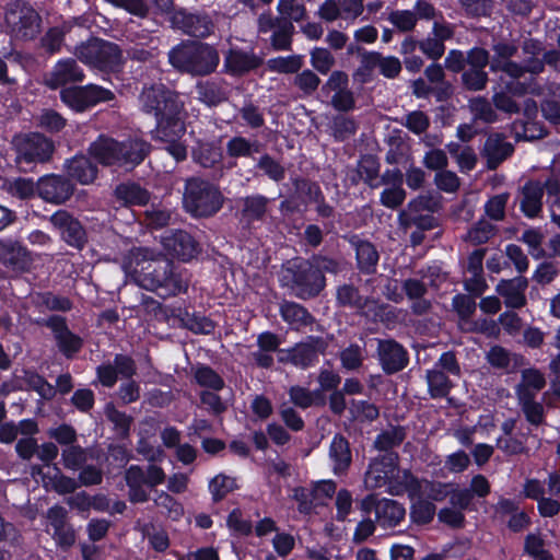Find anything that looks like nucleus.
<instances>
[{
  "instance_id": "1",
  "label": "nucleus",
  "mask_w": 560,
  "mask_h": 560,
  "mask_svg": "<svg viewBox=\"0 0 560 560\" xmlns=\"http://www.w3.org/2000/svg\"><path fill=\"white\" fill-rule=\"evenodd\" d=\"M121 268L138 285L155 291L161 296L176 295L186 291L187 279L174 270L171 261L155 259L149 248H132L121 260Z\"/></svg>"
},
{
  "instance_id": "2",
  "label": "nucleus",
  "mask_w": 560,
  "mask_h": 560,
  "mask_svg": "<svg viewBox=\"0 0 560 560\" xmlns=\"http://www.w3.org/2000/svg\"><path fill=\"white\" fill-rule=\"evenodd\" d=\"M150 144L141 139H128L122 142L100 136L89 148L90 154L103 165L135 167L149 153Z\"/></svg>"
},
{
  "instance_id": "3",
  "label": "nucleus",
  "mask_w": 560,
  "mask_h": 560,
  "mask_svg": "<svg viewBox=\"0 0 560 560\" xmlns=\"http://www.w3.org/2000/svg\"><path fill=\"white\" fill-rule=\"evenodd\" d=\"M168 61L180 71L194 75H206L217 69L220 57L217 50L207 44L186 42L168 52Z\"/></svg>"
},
{
  "instance_id": "4",
  "label": "nucleus",
  "mask_w": 560,
  "mask_h": 560,
  "mask_svg": "<svg viewBox=\"0 0 560 560\" xmlns=\"http://www.w3.org/2000/svg\"><path fill=\"white\" fill-rule=\"evenodd\" d=\"M183 202L194 217H210L221 209L223 196L213 184L192 177L186 182Z\"/></svg>"
},
{
  "instance_id": "5",
  "label": "nucleus",
  "mask_w": 560,
  "mask_h": 560,
  "mask_svg": "<svg viewBox=\"0 0 560 560\" xmlns=\"http://www.w3.org/2000/svg\"><path fill=\"white\" fill-rule=\"evenodd\" d=\"M7 32L15 39H34L42 28L39 13L25 1H14L8 4L4 13Z\"/></svg>"
},
{
  "instance_id": "6",
  "label": "nucleus",
  "mask_w": 560,
  "mask_h": 560,
  "mask_svg": "<svg viewBox=\"0 0 560 560\" xmlns=\"http://www.w3.org/2000/svg\"><path fill=\"white\" fill-rule=\"evenodd\" d=\"M139 101L141 110L154 116L156 120L167 115H180L184 108V101L180 96L163 84L144 88Z\"/></svg>"
},
{
  "instance_id": "7",
  "label": "nucleus",
  "mask_w": 560,
  "mask_h": 560,
  "mask_svg": "<svg viewBox=\"0 0 560 560\" xmlns=\"http://www.w3.org/2000/svg\"><path fill=\"white\" fill-rule=\"evenodd\" d=\"M73 54L83 63L100 70H115L122 61L118 45L97 38L77 46Z\"/></svg>"
},
{
  "instance_id": "8",
  "label": "nucleus",
  "mask_w": 560,
  "mask_h": 560,
  "mask_svg": "<svg viewBox=\"0 0 560 560\" xmlns=\"http://www.w3.org/2000/svg\"><path fill=\"white\" fill-rule=\"evenodd\" d=\"M186 131L179 115H167L156 120V127L152 131V138L165 143V150L179 162L187 156V147L182 141Z\"/></svg>"
},
{
  "instance_id": "9",
  "label": "nucleus",
  "mask_w": 560,
  "mask_h": 560,
  "mask_svg": "<svg viewBox=\"0 0 560 560\" xmlns=\"http://www.w3.org/2000/svg\"><path fill=\"white\" fill-rule=\"evenodd\" d=\"M287 273L291 276L296 294L303 299L318 294L325 285L324 276L314 268L311 260L290 261Z\"/></svg>"
},
{
  "instance_id": "10",
  "label": "nucleus",
  "mask_w": 560,
  "mask_h": 560,
  "mask_svg": "<svg viewBox=\"0 0 560 560\" xmlns=\"http://www.w3.org/2000/svg\"><path fill=\"white\" fill-rule=\"evenodd\" d=\"M525 94L539 96L544 95V90L534 79L527 82L510 81L504 86L493 88L492 102L498 110L506 114H516L520 112V106L513 100V96H523Z\"/></svg>"
},
{
  "instance_id": "11",
  "label": "nucleus",
  "mask_w": 560,
  "mask_h": 560,
  "mask_svg": "<svg viewBox=\"0 0 560 560\" xmlns=\"http://www.w3.org/2000/svg\"><path fill=\"white\" fill-rule=\"evenodd\" d=\"M429 272L430 277L424 276L422 280L407 279L402 285L408 299L413 301L412 312L418 315L427 313L431 306L430 302L423 299L427 293V285L430 284L436 288L445 279L438 267H430Z\"/></svg>"
},
{
  "instance_id": "12",
  "label": "nucleus",
  "mask_w": 560,
  "mask_h": 560,
  "mask_svg": "<svg viewBox=\"0 0 560 560\" xmlns=\"http://www.w3.org/2000/svg\"><path fill=\"white\" fill-rule=\"evenodd\" d=\"M54 150L52 142L43 135L32 133L18 143V159L25 163H43Z\"/></svg>"
},
{
  "instance_id": "13",
  "label": "nucleus",
  "mask_w": 560,
  "mask_h": 560,
  "mask_svg": "<svg viewBox=\"0 0 560 560\" xmlns=\"http://www.w3.org/2000/svg\"><path fill=\"white\" fill-rule=\"evenodd\" d=\"M322 346V341L311 339L307 342L298 343L291 349H280L278 350V360L282 363H291L296 368L306 369L317 361Z\"/></svg>"
},
{
  "instance_id": "14",
  "label": "nucleus",
  "mask_w": 560,
  "mask_h": 560,
  "mask_svg": "<svg viewBox=\"0 0 560 560\" xmlns=\"http://www.w3.org/2000/svg\"><path fill=\"white\" fill-rule=\"evenodd\" d=\"M161 243L168 255L189 261L199 253L197 242L184 231H170L161 236Z\"/></svg>"
},
{
  "instance_id": "15",
  "label": "nucleus",
  "mask_w": 560,
  "mask_h": 560,
  "mask_svg": "<svg viewBox=\"0 0 560 560\" xmlns=\"http://www.w3.org/2000/svg\"><path fill=\"white\" fill-rule=\"evenodd\" d=\"M84 79L82 68L71 58L60 59L45 75V84L52 90L69 83L81 82Z\"/></svg>"
},
{
  "instance_id": "16",
  "label": "nucleus",
  "mask_w": 560,
  "mask_h": 560,
  "mask_svg": "<svg viewBox=\"0 0 560 560\" xmlns=\"http://www.w3.org/2000/svg\"><path fill=\"white\" fill-rule=\"evenodd\" d=\"M50 222L62 238L71 246L81 248L85 243V231L81 223L67 211L59 210L50 217Z\"/></svg>"
},
{
  "instance_id": "17",
  "label": "nucleus",
  "mask_w": 560,
  "mask_h": 560,
  "mask_svg": "<svg viewBox=\"0 0 560 560\" xmlns=\"http://www.w3.org/2000/svg\"><path fill=\"white\" fill-rule=\"evenodd\" d=\"M172 24L175 28L195 37H206L213 32V23L206 14L177 11L172 16Z\"/></svg>"
},
{
  "instance_id": "18",
  "label": "nucleus",
  "mask_w": 560,
  "mask_h": 560,
  "mask_svg": "<svg viewBox=\"0 0 560 560\" xmlns=\"http://www.w3.org/2000/svg\"><path fill=\"white\" fill-rule=\"evenodd\" d=\"M37 190L44 200L58 205L70 198L73 187L61 176L47 175L39 179Z\"/></svg>"
},
{
  "instance_id": "19",
  "label": "nucleus",
  "mask_w": 560,
  "mask_h": 560,
  "mask_svg": "<svg viewBox=\"0 0 560 560\" xmlns=\"http://www.w3.org/2000/svg\"><path fill=\"white\" fill-rule=\"evenodd\" d=\"M395 463L396 457L393 454L373 459L364 477L365 487L368 489L386 487L388 478H393V472H395Z\"/></svg>"
},
{
  "instance_id": "20",
  "label": "nucleus",
  "mask_w": 560,
  "mask_h": 560,
  "mask_svg": "<svg viewBox=\"0 0 560 560\" xmlns=\"http://www.w3.org/2000/svg\"><path fill=\"white\" fill-rule=\"evenodd\" d=\"M377 352L383 370L389 374L402 370L408 362L407 352L394 340H380Z\"/></svg>"
},
{
  "instance_id": "21",
  "label": "nucleus",
  "mask_w": 560,
  "mask_h": 560,
  "mask_svg": "<svg viewBox=\"0 0 560 560\" xmlns=\"http://www.w3.org/2000/svg\"><path fill=\"white\" fill-rule=\"evenodd\" d=\"M375 520L383 528H392L399 525L406 515L402 504L390 499H381L375 503Z\"/></svg>"
},
{
  "instance_id": "22",
  "label": "nucleus",
  "mask_w": 560,
  "mask_h": 560,
  "mask_svg": "<svg viewBox=\"0 0 560 560\" xmlns=\"http://www.w3.org/2000/svg\"><path fill=\"white\" fill-rule=\"evenodd\" d=\"M526 289L527 280L523 277H516L511 280H502L497 287V292L504 298L508 307L518 308L526 302Z\"/></svg>"
},
{
  "instance_id": "23",
  "label": "nucleus",
  "mask_w": 560,
  "mask_h": 560,
  "mask_svg": "<svg viewBox=\"0 0 560 560\" xmlns=\"http://www.w3.org/2000/svg\"><path fill=\"white\" fill-rule=\"evenodd\" d=\"M48 325L54 331L55 338L61 352H63L67 357H70L79 351L82 341L78 336L69 331L62 318L51 317Z\"/></svg>"
},
{
  "instance_id": "24",
  "label": "nucleus",
  "mask_w": 560,
  "mask_h": 560,
  "mask_svg": "<svg viewBox=\"0 0 560 560\" xmlns=\"http://www.w3.org/2000/svg\"><path fill=\"white\" fill-rule=\"evenodd\" d=\"M125 480L129 488L128 497L132 503H143L149 500L145 471L138 465H131L125 472Z\"/></svg>"
},
{
  "instance_id": "25",
  "label": "nucleus",
  "mask_w": 560,
  "mask_h": 560,
  "mask_svg": "<svg viewBox=\"0 0 560 560\" xmlns=\"http://www.w3.org/2000/svg\"><path fill=\"white\" fill-rule=\"evenodd\" d=\"M419 479L413 477L408 470H400L395 463V472L393 478H388L386 491L392 495H400L408 493L410 499L417 495V487Z\"/></svg>"
},
{
  "instance_id": "26",
  "label": "nucleus",
  "mask_w": 560,
  "mask_h": 560,
  "mask_svg": "<svg viewBox=\"0 0 560 560\" xmlns=\"http://www.w3.org/2000/svg\"><path fill=\"white\" fill-rule=\"evenodd\" d=\"M544 188H546L545 183L540 182H528L523 187V198L521 200V208L526 217L534 218L537 217L541 210V199L544 196Z\"/></svg>"
},
{
  "instance_id": "27",
  "label": "nucleus",
  "mask_w": 560,
  "mask_h": 560,
  "mask_svg": "<svg viewBox=\"0 0 560 560\" xmlns=\"http://www.w3.org/2000/svg\"><path fill=\"white\" fill-rule=\"evenodd\" d=\"M329 460L336 475L346 471L350 466L351 451L348 441L342 435L334 436L329 446Z\"/></svg>"
},
{
  "instance_id": "28",
  "label": "nucleus",
  "mask_w": 560,
  "mask_h": 560,
  "mask_svg": "<svg viewBox=\"0 0 560 560\" xmlns=\"http://www.w3.org/2000/svg\"><path fill=\"white\" fill-rule=\"evenodd\" d=\"M66 170L68 175L82 185L92 183L96 177L97 168L83 155L74 156L67 161Z\"/></svg>"
},
{
  "instance_id": "29",
  "label": "nucleus",
  "mask_w": 560,
  "mask_h": 560,
  "mask_svg": "<svg viewBox=\"0 0 560 560\" xmlns=\"http://www.w3.org/2000/svg\"><path fill=\"white\" fill-rule=\"evenodd\" d=\"M513 147L500 135H491L485 143V153L491 167H495L500 162L511 155Z\"/></svg>"
},
{
  "instance_id": "30",
  "label": "nucleus",
  "mask_w": 560,
  "mask_h": 560,
  "mask_svg": "<svg viewBox=\"0 0 560 560\" xmlns=\"http://www.w3.org/2000/svg\"><path fill=\"white\" fill-rule=\"evenodd\" d=\"M546 385L544 374L537 369H527L522 372V381L517 386L518 398L535 397Z\"/></svg>"
},
{
  "instance_id": "31",
  "label": "nucleus",
  "mask_w": 560,
  "mask_h": 560,
  "mask_svg": "<svg viewBox=\"0 0 560 560\" xmlns=\"http://www.w3.org/2000/svg\"><path fill=\"white\" fill-rule=\"evenodd\" d=\"M544 90L545 96L548 94L553 100H545L541 104V112L544 117L552 124H560V84L556 82H550L545 85H540Z\"/></svg>"
},
{
  "instance_id": "32",
  "label": "nucleus",
  "mask_w": 560,
  "mask_h": 560,
  "mask_svg": "<svg viewBox=\"0 0 560 560\" xmlns=\"http://www.w3.org/2000/svg\"><path fill=\"white\" fill-rule=\"evenodd\" d=\"M453 307L460 318V327L465 330H482L476 323H471L469 317L476 310V302L472 298L464 294H457L453 298Z\"/></svg>"
},
{
  "instance_id": "33",
  "label": "nucleus",
  "mask_w": 560,
  "mask_h": 560,
  "mask_svg": "<svg viewBox=\"0 0 560 560\" xmlns=\"http://www.w3.org/2000/svg\"><path fill=\"white\" fill-rule=\"evenodd\" d=\"M196 89L198 98L208 106H215L228 97L225 88L218 82H199Z\"/></svg>"
},
{
  "instance_id": "34",
  "label": "nucleus",
  "mask_w": 560,
  "mask_h": 560,
  "mask_svg": "<svg viewBox=\"0 0 560 560\" xmlns=\"http://www.w3.org/2000/svg\"><path fill=\"white\" fill-rule=\"evenodd\" d=\"M116 196L129 206H143L149 201V192L135 183H126L117 186Z\"/></svg>"
},
{
  "instance_id": "35",
  "label": "nucleus",
  "mask_w": 560,
  "mask_h": 560,
  "mask_svg": "<svg viewBox=\"0 0 560 560\" xmlns=\"http://www.w3.org/2000/svg\"><path fill=\"white\" fill-rule=\"evenodd\" d=\"M280 312L283 320L295 329L308 325L312 320L308 312L300 304L293 302L283 303Z\"/></svg>"
},
{
  "instance_id": "36",
  "label": "nucleus",
  "mask_w": 560,
  "mask_h": 560,
  "mask_svg": "<svg viewBox=\"0 0 560 560\" xmlns=\"http://www.w3.org/2000/svg\"><path fill=\"white\" fill-rule=\"evenodd\" d=\"M192 159L202 167H212L221 160V150L214 143L199 142L192 149Z\"/></svg>"
},
{
  "instance_id": "37",
  "label": "nucleus",
  "mask_w": 560,
  "mask_h": 560,
  "mask_svg": "<svg viewBox=\"0 0 560 560\" xmlns=\"http://www.w3.org/2000/svg\"><path fill=\"white\" fill-rule=\"evenodd\" d=\"M427 382L430 394L434 398L445 397L453 386L452 382L448 380L447 374L436 368L428 371Z\"/></svg>"
},
{
  "instance_id": "38",
  "label": "nucleus",
  "mask_w": 560,
  "mask_h": 560,
  "mask_svg": "<svg viewBox=\"0 0 560 560\" xmlns=\"http://www.w3.org/2000/svg\"><path fill=\"white\" fill-rule=\"evenodd\" d=\"M417 487V495L416 497H422L429 501H443L448 494V487L447 483L442 482H434L429 480H419Z\"/></svg>"
},
{
  "instance_id": "39",
  "label": "nucleus",
  "mask_w": 560,
  "mask_h": 560,
  "mask_svg": "<svg viewBox=\"0 0 560 560\" xmlns=\"http://www.w3.org/2000/svg\"><path fill=\"white\" fill-rule=\"evenodd\" d=\"M154 504L161 513L173 521L179 520L184 514L183 505L165 491H161L154 498Z\"/></svg>"
},
{
  "instance_id": "40",
  "label": "nucleus",
  "mask_w": 560,
  "mask_h": 560,
  "mask_svg": "<svg viewBox=\"0 0 560 560\" xmlns=\"http://www.w3.org/2000/svg\"><path fill=\"white\" fill-rule=\"evenodd\" d=\"M355 252L359 268L364 272H372L378 261L375 247L369 242H359Z\"/></svg>"
},
{
  "instance_id": "41",
  "label": "nucleus",
  "mask_w": 560,
  "mask_h": 560,
  "mask_svg": "<svg viewBox=\"0 0 560 560\" xmlns=\"http://www.w3.org/2000/svg\"><path fill=\"white\" fill-rule=\"evenodd\" d=\"M411 501L410 516L412 521L417 524L430 523L435 515V505L422 497H416Z\"/></svg>"
},
{
  "instance_id": "42",
  "label": "nucleus",
  "mask_w": 560,
  "mask_h": 560,
  "mask_svg": "<svg viewBox=\"0 0 560 560\" xmlns=\"http://www.w3.org/2000/svg\"><path fill=\"white\" fill-rule=\"evenodd\" d=\"M269 199L262 195H253L243 200V214L248 220H261L267 212Z\"/></svg>"
},
{
  "instance_id": "43",
  "label": "nucleus",
  "mask_w": 560,
  "mask_h": 560,
  "mask_svg": "<svg viewBox=\"0 0 560 560\" xmlns=\"http://www.w3.org/2000/svg\"><path fill=\"white\" fill-rule=\"evenodd\" d=\"M226 67L234 73H243L257 67V59L249 54L231 50L225 59Z\"/></svg>"
},
{
  "instance_id": "44",
  "label": "nucleus",
  "mask_w": 560,
  "mask_h": 560,
  "mask_svg": "<svg viewBox=\"0 0 560 560\" xmlns=\"http://www.w3.org/2000/svg\"><path fill=\"white\" fill-rule=\"evenodd\" d=\"M194 377L198 385L208 387L212 390H221L224 387L223 378L207 365L196 366Z\"/></svg>"
},
{
  "instance_id": "45",
  "label": "nucleus",
  "mask_w": 560,
  "mask_h": 560,
  "mask_svg": "<svg viewBox=\"0 0 560 560\" xmlns=\"http://www.w3.org/2000/svg\"><path fill=\"white\" fill-rule=\"evenodd\" d=\"M43 482L46 488H51L61 494L71 493L78 487V483L74 479L61 475L57 467H54L52 476H43Z\"/></svg>"
},
{
  "instance_id": "46",
  "label": "nucleus",
  "mask_w": 560,
  "mask_h": 560,
  "mask_svg": "<svg viewBox=\"0 0 560 560\" xmlns=\"http://www.w3.org/2000/svg\"><path fill=\"white\" fill-rule=\"evenodd\" d=\"M278 12L280 22H299L305 15L304 5L298 0H280L278 3Z\"/></svg>"
},
{
  "instance_id": "47",
  "label": "nucleus",
  "mask_w": 560,
  "mask_h": 560,
  "mask_svg": "<svg viewBox=\"0 0 560 560\" xmlns=\"http://www.w3.org/2000/svg\"><path fill=\"white\" fill-rule=\"evenodd\" d=\"M468 106L475 119L493 122L498 118L495 110L485 97L471 98Z\"/></svg>"
},
{
  "instance_id": "48",
  "label": "nucleus",
  "mask_w": 560,
  "mask_h": 560,
  "mask_svg": "<svg viewBox=\"0 0 560 560\" xmlns=\"http://www.w3.org/2000/svg\"><path fill=\"white\" fill-rule=\"evenodd\" d=\"M310 55L312 67L322 74H327L336 61L329 49L324 47H315Z\"/></svg>"
},
{
  "instance_id": "49",
  "label": "nucleus",
  "mask_w": 560,
  "mask_h": 560,
  "mask_svg": "<svg viewBox=\"0 0 560 560\" xmlns=\"http://www.w3.org/2000/svg\"><path fill=\"white\" fill-rule=\"evenodd\" d=\"M61 101L74 112L88 109L83 86L68 88L60 92Z\"/></svg>"
},
{
  "instance_id": "50",
  "label": "nucleus",
  "mask_w": 560,
  "mask_h": 560,
  "mask_svg": "<svg viewBox=\"0 0 560 560\" xmlns=\"http://www.w3.org/2000/svg\"><path fill=\"white\" fill-rule=\"evenodd\" d=\"M349 409L352 418L358 421H373L378 417L377 407L366 400H352Z\"/></svg>"
},
{
  "instance_id": "51",
  "label": "nucleus",
  "mask_w": 560,
  "mask_h": 560,
  "mask_svg": "<svg viewBox=\"0 0 560 560\" xmlns=\"http://www.w3.org/2000/svg\"><path fill=\"white\" fill-rule=\"evenodd\" d=\"M238 116L242 118L243 125L253 129L260 128L265 124L262 109L253 103H246L241 107Z\"/></svg>"
},
{
  "instance_id": "52",
  "label": "nucleus",
  "mask_w": 560,
  "mask_h": 560,
  "mask_svg": "<svg viewBox=\"0 0 560 560\" xmlns=\"http://www.w3.org/2000/svg\"><path fill=\"white\" fill-rule=\"evenodd\" d=\"M494 233V226L486 221L480 220L467 232L465 240L474 245L486 243Z\"/></svg>"
},
{
  "instance_id": "53",
  "label": "nucleus",
  "mask_w": 560,
  "mask_h": 560,
  "mask_svg": "<svg viewBox=\"0 0 560 560\" xmlns=\"http://www.w3.org/2000/svg\"><path fill=\"white\" fill-rule=\"evenodd\" d=\"M293 30L294 27L291 23L277 20V27L271 36L272 46L278 50L289 49Z\"/></svg>"
},
{
  "instance_id": "54",
  "label": "nucleus",
  "mask_w": 560,
  "mask_h": 560,
  "mask_svg": "<svg viewBox=\"0 0 560 560\" xmlns=\"http://www.w3.org/2000/svg\"><path fill=\"white\" fill-rule=\"evenodd\" d=\"M302 63V56L299 55L277 57L269 60L270 69L280 73H294L301 69Z\"/></svg>"
},
{
  "instance_id": "55",
  "label": "nucleus",
  "mask_w": 560,
  "mask_h": 560,
  "mask_svg": "<svg viewBox=\"0 0 560 560\" xmlns=\"http://www.w3.org/2000/svg\"><path fill=\"white\" fill-rule=\"evenodd\" d=\"M254 151H257L256 142L244 137H233L226 143V152L232 158L249 156Z\"/></svg>"
},
{
  "instance_id": "56",
  "label": "nucleus",
  "mask_w": 560,
  "mask_h": 560,
  "mask_svg": "<svg viewBox=\"0 0 560 560\" xmlns=\"http://www.w3.org/2000/svg\"><path fill=\"white\" fill-rule=\"evenodd\" d=\"M291 401L300 408H308L320 399L319 392H311L301 386H292L289 390Z\"/></svg>"
},
{
  "instance_id": "57",
  "label": "nucleus",
  "mask_w": 560,
  "mask_h": 560,
  "mask_svg": "<svg viewBox=\"0 0 560 560\" xmlns=\"http://www.w3.org/2000/svg\"><path fill=\"white\" fill-rule=\"evenodd\" d=\"M447 149L452 155L456 156L457 163L463 171H470L475 167L477 158L470 148H460L457 143H450Z\"/></svg>"
},
{
  "instance_id": "58",
  "label": "nucleus",
  "mask_w": 560,
  "mask_h": 560,
  "mask_svg": "<svg viewBox=\"0 0 560 560\" xmlns=\"http://www.w3.org/2000/svg\"><path fill=\"white\" fill-rule=\"evenodd\" d=\"M388 21L401 32L411 31L417 24V16L410 10H395L389 13Z\"/></svg>"
},
{
  "instance_id": "59",
  "label": "nucleus",
  "mask_w": 560,
  "mask_h": 560,
  "mask_svg": "<svg viewBox=\"0 0 560 560\" xmlns=\"http://www.w3.org/2000/svg\"><path fill=\"white\" fill-rule=\"evenodd\" d=\"M21 247L11 240H0V261L8 267L18 265Z\"/></svg>"
},
{
  "instance_id": "60",
  "label": "nucleus",
  "mask_w": 560,
  "mask_h": 560,
  "mask_svg": "<svg viewBox=\"0 0 560 560\" xmlns=\"http://www.w3.org/2000/svg\"><path fill=\"white\" fill-rule=\"evenodd\" d=\"M339 9L341 12V20L347 25L354 23V21L363 13V0H338Z\"/></svg>"
},
{
  "instance_id": "61",
  "label": "nucleus",
  "mask_w": 560,
  "mask_h": 560,
  "mask_svg": "<svg viewBox=\"0 0 560 560\" xmlns=\"http://www.w3.org/2000/svg\"><path fill=\"white\" fill-rule=\"evenodd\" d=\"M320 83L319 77L312 70H303L294 78V85L305 95L313 94Z\"/></svg>"
},
{
  "instance_id": "62",
  "label": "nucleus",
  "mask_w": 560,
  "mask_h": 560,
  "mask_svg": "<svg viewBox=\"0 0 560 560\" xmlns=\"http://www.w3.org/2000/svg\"><path fill=\"white\" fill-rule=\"evenodd\" d=\"M401 124L406 128H408V130H410L411 132H413L416 135H421V133L425 132L427 129L429 128L430 120H429V117L424 113H422L420 110H415V112L407 114L404 117V120L401 121Z\"/></svg>"
},
{
  "instance_id": "63",
  "label": "nucleus",
  "mask_w": 560,
  "mask_h": 560,
  "mask_svg": "<svg viewBox=\"0 0 560 560\" xmlns=\"http://www.w3.org/2000/svg\"><path fill=\"white\" fill-rule=\"evenodd\" d=\"M235 480L224 475L215 476L209 483V490L215 501L224 498L235 488Z\"/></svg>"
},
{
  "instance_id": "64",
  "label": "nucleus",
  "mask_w": 560,
  "mask_h": 560,
  "mask_svg": "<svg viewBox=\"0 0 560 560\" xmlns=\"http://www.w3.org/2000/svg\"><path fill=\"white\" fill-rule=\"evenodd\" d=\"M525 551L534 560H551L550 553L545 549L544 540L535 534H529L525 540Z\"/></svg>"
}]
</instances>
